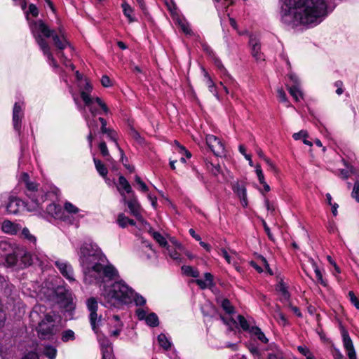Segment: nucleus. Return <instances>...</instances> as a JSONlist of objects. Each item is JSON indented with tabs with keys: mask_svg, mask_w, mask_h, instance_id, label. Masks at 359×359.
Instances as JSON below:
<instances>
[{
	"mask_svg": "<svg viewBox=\"0 0 359 359\" xmlns=\"http://www.w3.org/2000/svg\"><path fill=\"white\" fill-rule=\"evenodd\" d=\"M202 72L203 74L205 85L208 87L209 91L218 101H221V97L217 90V86L215 85L208 72L204 68H202Z\"/></svg>",
	"mask_w": 359,
	"mask_h": 359,
	"instance_id": "b1692460",
	"label": "nucleus"
},
{
	"mask_svg": "<svg viewBox=\"0 0 359 359\" xmlns=\"http://www.w3.org/2000/svg\"><path fill=\"white\" fill-rule=\"evenodd\" d=\"M272 346H274L276 347V353H269L266 359H283V358L284 357L283 355V353L280 351V349L278 348L275 345V344H271L266 348H265V351L272 349Z\"/></svg>",
	"mask_w": 359,
	"mask_h": 359,
	"instance_id": "79ce46f5",
	"label": "nucleus"
},
{
	"mask_svg": "<svg viewBox=\"0 0 359 359\" xmlns=\"http://www.w3.org/2000/svg\"><path fill=\"white\" fill-rule=\"evenodd\" d=\"M86 306L90 312L89 320L93 331L97 334L101 325L102 316H97L98 303L95 297H90L86 300Z\"/></svg>",
	"mask_w": 359,
	"mask_h": 359,
	"instance_id": "9b49d317",
	"label": "nucleus"
},
{
	"mask_svg": "<svg viewBox=\"0 0 359 359\" xmlns=\"http://www.w3.org/2000/svg\"><path fill=\"white\" fill-rule=\"evenodd\" d=\"M248 43L251 55L257 62H264L265 57L261 50L262 45L259 39L254 34H250Z\"/></svg>",
	"mask_w": 359,
	"mask_h": 359,
	"instance_id": "ddd939ff",
	"label": "nucleus"
},
{
	"mask_svg": "<svg viewBox=\"0 0 359 359\" xmlns=\"http://www.w3.org/2000/svg\"><path fill=\"white\" fill-rule=\"evenodd\" d=\"M348 297L350 299V302L351 304L358 309L359 310V299L355 296V293L353 291L348 292Z\"/></svg>",
	"mask_w": 359,
	"mask_h": 359,
	"instance_id": "052dcab7",
	"label": "nucleus"
},
{
	"mask_svg": "<svg viewBox=\"0 0 359 359\" xmlns=\"http://www.w3.org/2000/svg\"><path fill=\"white\" fill-rule=\"evenodd\" d=\"M46 212L50 216L63 220L64 211L60 205L51 203L46 207Z\"/></svg>",
	"mask_w": 359,
	"mask_h": 359,
	"instance_id": "cd10ccee",
	"label": "nucleus"
},
{
	"mask_svg": "<svg viewBox=\"0 0 359 359\" xmlns=\"http://www.w3.org/2000/svg\"><path fill=\"white\" fill-rule=\"evenodd\" d=\"M46 306L36 305L30 312L29 318L33 323H38L36 327L41 339L50 340L57 333L55 325L56 315L53 312L45 313Z\"/></svg>",
	"mask_w": 359,
	"mask_h": 359,
	"instance_id": "39448f33",
	"label": "nucleus"
},
{
	"mask_svg": "<svg viewBox=\"0 0 359 359\" xmlns=\"http://www.w3.org/2000/svg\"><path fill=\"white\" fill-rule=\"evenodd\" d=\"M14 246V243L6 240L0 239V259L10 253V252H13Z\"/></svg>",
	"mask_w": 359,
	"mask_h": 359,
	"instance_id": "7c9ffc66",
	"label": "nucleus"
},
{
	"mask_svg": "<svg viewBox=\"0 0 359 359\" xmlns=\"http://www.w3.org/2000/svg\"><path fill=\"white\" fill-rule=\"evenodd\" d=\"M63 221L79 226V220L85 215V211L79 209L70 202H65L64 205Z\"/></svg>",
	"mask_w": 359,
	"mask_h": 359,
	"instance_id": "9d476101",
	"label": "nucleus"
},
{
	"mask_svg": "<svg viewBox=\"0 0 359 359\" xmlns=\"http://www.w3.org/2000/svg\"><path fill=\"white\" fill-rule=\"evenodd\" d=\"M134 302L135 305L136 306H142L146 304V299L140 294L139 293H137L133 290V299L131 300V304Z\"/></svg>",
	"mask_w": 359,
	"mask_h": 359,
	"instance_id": "49530a36",
	"label": "nucleus"
},
{
	"mask_svg": "<svg viewBox=\"0 0 359 359\" xmlns=\"http://www.w3.org/2000/svg\"><path fill=\"white\" fill-rule=\"evenodd\" d=\"M343 0H278L280 21L295 29L320 25Z\"/></svg>",
	"mask_w": 359,
	"mask_h": 359,
	"instance_id": "f257e3e1",
	"label": "nucleus"
},
{
	"mask_svg": "<svg viewBox=\"0 0 359 359\" xmlns=\"http://www.w3.org/2000/svg\"><path fill=\"white\" fill-rule=\"evenodd\" d=\"M15 339L9 336H5L0 340V355L2 359H18L20 353L17 347L13 346ZM22 359H39L36 352L30 351Z\"/></svg>",
	"mask_w": 359,
	"mask_h": 359,
	"instance_id": "0eeeda50",
	"label": "nucleus"
},
{
	"mask_svg": "<svg viewBox=\"0 0 359 359\" xmlns=\"http://www.w3.org/2000/svg\"><path fill=\"white\" fill-rule=\"evenodd\" d=\"M351 196L359 202V181L355 182Z\"/></svg>",
	"mask_w": 359,
	"mask_h": 359,
	"instance_id": "69168bd1",
	"label": "nucleus"
},
{
	"mask_svg": "<svg viewBox=\"0 0 359 359\" xmlns=\"http://www.w3.org/2000/svg\"><path fill=\"white\" fill-rule=\"evenodd\" d=\"M341 333L342 337L343 346L347 353L348 358L357 359L356 352L348 331L344 327H341Z\"/></svg>",
	"mask_w": 359,
	"mask_h": 359,
	"instance_id": "f3484780",
	"label": "nucleus"
},
{
	"mask_svg": "<svg viewBox=\"0 0 359 359\" xmlns=\"http://www.w3.org/2000/svg\"><path fill=\"white\" fill-rule=\"evenodd\" d=\"M102 359H114L111 348L102 350Z\"/></svg>",
	"mask_w": 359,
	"mask_h": 359,
	"instance_id": "680f3d73",
	"label": "nucleus"
},
{
	"mask_svg": "<svg viewBox=\"0 0 359 359\" xmlns=\"http://www.w3.org/2000/svg\"><path fill=\"white\" fill-rule=\"evenodd\" d=\"M232 190L240 198L241 205L245 208L248 206L247 190L244 184L236 182L232 185Z\"/></svg>",
	"mask_w": 359,
	"mask_h": 359,
	"instance_id": "4be33fe9",
	"label": "nucleus"
},
{
	"mask_svg": "<svg viewBox=\"0 0 359 359\" xmlns=\"http://www.w3.org/2000/svg\"><path fill=\"white\" fill-rule=\"evenodd\" d=\"M55 265L60 273L69 282H75L74 271L72 265L67 262L57 260L55 262Z\"/></svg>",
	"mask_w": 359,
	"mask_h": 359,
	"instance_id": "a211bd4d",
	"label": "nucleus"
},
{
	"mask_svg": "<svg viewBox=\"0 0 359 359\" xmlns=\"http://www.w3.org/2000/svg\"><path fill=\"white\" fill-rule=\"evenodd\" d=\"M153 238L162 247L166 248L168 244L166 239L158 231H151Z\"/></svg>",
	"mask_w": 359,
	"mask_h": 359,
	"instance_id": "de8ad7c7",
	"label": "nucleus"
},
{
	"mask_svg": "<svg viewBox=\"0 0 359 359\" xmlns=\"http://www.w3.org/2000/svg\"><path fill=\"white\" fill-rule=\"evenodd\" d=\"M167 6H168V11L170 13V15L173 18V20H176V18H177V16H180V15L177 13V5H176L175 2L174 1V0H170V4H167Z\"/></svg>",
	"mask_w": 359,
	"mask_h": 359,
	"instance_id": "5fc2aeb1",
	"label": "nucleus"
},
{
	"mask_svg": "<svg viewBox=\"0 0 359 359\" xmlns=\"http://www.w3.org/2000/svg\"><path fill=\"white\" fill-rule=\"evenodd\" d=\"M78 86L80 90L81 98L83 101V95H86L88 97H92L90 96V93L93 90V86L86 79H85L83 81H81Z\"/></svg>",
	"mask_w": 359,
	"mask_h": 359,
	"instance_id": "2f4dec72",
	"label": "nucleus"
},
{
	"mask_svg": "<svg viewBox=\"0 0 359 359\" xmlns=\"http://www.w3.org/2000/svg\"><path fill=\"white\" fill-rule=\"evenodd\" d=\"M3 259L5 260L6 266L8 267H16L18 269L19 256L18 248L13 247V251L6 254Z\"/></svg>",
	"mask_w": 359,
	"mask_h": 359,
	"instance_id": "a878e982",
	"label": "nucleus"
},
{
	"mask_svg": "<svg viewBox=\"0 0 359 359\" xmlns=\"http://www.w3.org/2000/svg\"><path fill=\"white\" fill-rule=\"evenodd\" d=\"M159 346L165 351H168L172 346V342L165 334L161 333L157 337Z\"/></svg>",
	"mask_w": 359,
	"mask_h": 359,
	"instance_id": "473e14b6",
	"label": "nucleus"
},
{
	"mask_svg": "<svg viewBox=\"0 0 359 359\" xmlns=\"http://www.w3.org/2000/svg\"><path fill=\"white\" fill-rule=\"evenodd\" d=\"M129 134L133 139H135L139 143H142L143 142V138L134 128L130 127Z\"/></svg>",
	"mask_w": 359,
	"mask_h": 359,
	"instance_id": "bf43d9fd",
	"label": "nucleus"
},
{
	"mask_svg": "<svg viewBox=\"0 0 359 359\" xmlns=\"http://www.w3.org/2000/svg\"><path fill=\"white\" fill-rule=\"evenodd\" d=\"M99 121L101 123L100 132L102 134H106L109 140L115 143L116 146L118 147V149L120 151L122 161L123 162L124 158L126 161H127L128 158L125 156L123 150L119 147L117 142L116 131L112 129L107 128V121L104 118L99 117Z\"/></svg>",
	"mask_w": 359,
	"mask_h": 359,
	"instance_id": "dca6fc26",
	"label": "nucleus"
},
{
	"mask_svg": "<svg viewBox=\"0 0 359 359\" xmlns=\"http://www.w3.org/2000/svg\"><path fill=\"white\" fill-rule=\"evenodd\" d=\"M84 109L86 108L90 116L96 117L97 115L106 114L110 113V110L107 104L98 97H88L83 95Z\"/></svg>",
	"mask_w": 359,
	"mask_h": 359,
	"instance_id": "1a4fd4ad",
	"label": "nucleus"
},
{
	"mask_svg": "<svg viewBox=\"0 0 359 359\" xmlns=\"http://www.w3.org/2000/svg\"><path fill=\"white\" fill-rule=\"evenodd\" d=\"M51 299L60 308L69 313V316L73 314L75 310V304L73 301V294L71 290L65 283L57 285L51 290Z\"/></svg>",
	"mask_w": 359,
	"mask_h": 359,
	"instance_id": "423d86ee",
	"label": "nucleus"
},
{
	"mask_svg": "<svg viewBox=\"0 0 359 359\" xmlns=\"http://www.w3.org/2000/svg\"><path fill=\"white\" fill-rule=\"evenodd\" d=\"M1 230L10 234H16L18 231V226L9 220H5L1 225Z\"/></svg>",
	"mask_w": 359,
	"mask_h": 359,
	"instance_id": "f704fd0d",
	"label": "nucleus"
},
{
	"mask_svg": "<svg viewBox=\"0 0 359 359\" xmlns=\"http://www.w3.org/2000/svg\"><path fill=\"white\" fill-rule=\"evenodd\" d=\"M211 59L213 61L214 65L217 67L222 79L224 80L225 82L231 81L234 82V79L233 77L229 74L226 69L222 64L221 60L215 55H213Z\"/></svg>",
	"mask_w": 359,
	"mask_h": 359,
	"instance_id": "412c9836",
	"label": "nucleus"
},
{
	"mask_svg": "<svg viewBox=\"0 0 359 359\" xmlns=\"http://www.w3.org/2000/svg\"><path fill=\"white\" fill-rule=\"evenodd\" d=\"M222 307L223 310L228 314H232L234 312V308L231 304L228 299H224L222 302Z\"/></svg>",
	"mask_w": 359,
	"mask_h": 359,
	"instance_id": "3c124183",
	"label": "nucleus"
},
{
	"mask_svg": "<svg viewBox=\"0 0 359 359\" xmlns=\"http://www.w3.org/2000/svg\"><path fill=\"white\" fill-rule=\"evenodd\" d=\"M181 269L182 273L187 276L193 278H198L199 276V271L191 266L184 265L182 266Z\"/></svg>",
	"mask_w": 359,
	"mask_h": 359,
	"instance_id": "37998d69",
	"label": "nucleus"
},
{
	"mask_svg": "<svg viewBox=\"0 0 359 359\" xmlns=\"http://www.w3.org/2000/svg\"><path fill=\"white\" fill-rule=\"evenodd\" d=\"M250 334H251L252 339H256L264 344L269 343V339L266 337L265 334L262 331V330L257 326H251Z\"/></svg>",
	"mask_w": 359,
	"mask_h": 359,
	"instance_id": "c756f323",
	"label": "nucleus"
},
{
	"mask_svg": "<svg viewBox=\"0 0 359 359\" xmlns=\"http://www.w3.org/2000/svg\"><path fill=\"white\" fill-rule=\"evenodd\" d=\"M308 137V133L306 130H301L298 133H295L292 135V137L295 140H299L301 139H304V138H307Z\"/></svg>",
	"mask_w": 359,
	"mask_h": 359,
	"instance_id": "774afa93",
	"label": "nucleus"
},
{
	"mask_svg": "<svg viewBox=\"0 0 359 359\" xmlns=\"http://www.w3.org/2000/svg\"><path fill=\"white\" fill-rule=\"evenodd\" d=\"M311 265H312V267L314 270V272L316 273V279L318 280V282L319 283H320L323 286H326L327 285V283L326 281L323 279V274L320 270V269L318 268V266H317V264L314 262L313 259H311Z\"/></svg>",
	"mask_w": 359,
	"mask_h": 359,
	"instance_id": "a19ab883",
	"label": "nucleus"
},
{
	"mask_svg": "<svg viewBox=\"0 0 359 359\" xmlns=\"http://www.w3.org/2000/svg\"><path fill=\"white\" fill-rule=\"evenodd\" d=\"M117 189L123 198L126 196L125 192L128 194H131V196L135 194L130 183L123 175H121L118 178V185L117 186Z\"/></svg>",
	"mask_w": 359,
	"mask_h": 359,
	"instance_id": "bb28decb",
	"label": "nucleus"
},
{
	"mask_svg": "<svg viewBox=\"0 0 359 359\" xmlns=\"http://www.w3.org/2000/svg\"><path fill=\"white\" fill-rule=\"evenodd\" d=\"M79 262L83 268L85 275V281L87 277L93 278L89 283H104L107 280H112L118 276L117 269L107 262L106 256L101 249L93 242L83 243L79 252Z\"/></svg>",
	"mask_w": 359,
	"mask_h": 359,
	"instance_id": "f03ea898",
	"label": "nucleus"
},
{
	"mask_svg": "<svg viewBox=\"0 0 359 359\" xmlns=\"http://www.w3.org/2000/svg\"><path fill=\"white\" fill-rule=\"evenodd\" d=\"M166 250H168L169 256L174 260H176L177 262L181 261L180 254L175 250L170 248V246L168 245L166 247Z\"/></svg>",
	"mask_w": 359,
	"mask_h": 359,
	"instance_id": "4d7b16f0",
	"label": "nucleus"
},
{
	"mask_svg": "<svg viewBox=\"0 0 359 359\" xmlns=\"http://www.w3.org/2000/svg\"><path fill=\"white\" fill-rule=\"evenodd\" d=\"M289 79L292 82L291 86L287 85V89L295 102L304 99V93L301 89L300 81L297 75L290 74Z\"/></svg>",
	"mask_w": 359,
	"mask_h": 359,
	"instance_id": "2eb2a0df",
	"label": "nucleus"
},
{
	"mask_svg": "<svg viewBox=\"0 0 359 359\" xmlns=\"http://www.w3.org/2000/svg\"><path fill=\"white\" fill-rule=\"evenodd\" d=\"M41 353L48 359H55L57 351L53 345L46 344L43 346Z\"/></svg>",
	"mask_w": 359,
	"mask_h": 359,
	"instance_id": "c9c22d12",
	"label": "nucleus"
},
{
	"mask_svg": "<svg viewBox=\"0 0 359 359\" xmlns=\"http://www.w3.org/2000/svg\"><path fill=\"white\" fill-rule=\"evenodd\" d=\"M99 149H100V153L103 156V157L109 156V153L107 144L104 142H101L99 144Z\"/></svg>",
	"mask_w": 359,
	"mask_h": 359,
	"instance_id": "e2e57ef3",
	"label": "nucleus"
},
{
	"mask_svg": "<svg viewBox=\"0 0 359 359\" xmlns=\"http://www.w3.org/2000/svg\"><path fill=\"white\" fill-rule=\"evenodd\" d=\"M19 264L18 269L26 268L34 263V257L22 249L18 248Z\"/></svg>",
	"mask_w": 359,
	"mask_h": 359,
	"instance_id": "393cba45",
	"label": "nucleus"
},
{
	"mask_svg": "<svg viewBox=\"0 0 359 359\" xmlns=\"http://www.w3.org/2000/svg\"><path fill=\"white\" fill-rule=\"evenodd\" d=\"M135 182L138 186L137 189L141 191L143 193H146L148 191L149 189L147 184L142 180L140 177L138 175H135Z\"/></svg>",
	"mask_w": 359,
	"mask_h": 359,
	"instance_id": "864d4df0",
	"label": "nucleus"
},
{
	"mask_svg": "<svg viewBox=\"0 0 359 359\" xmlns=\"http://www.w3.org/2000/svg\"><path fill=\"white\" fill-rule=\"evenodd\" d=\"M128 219V217L125 216L124 214L120 213L117 217V223L119 225V226L121 228L126 227L128 226V222H127Z\"/></svg>",
	"mask_w": 359,
	"mask_h": 359,
	"instance_id": "13d9d810",
	"label": "nucleus"
},
{
	"mask_svg": "<svg viewBox=\"0 0 359 359\" xmlns=\"http://www.w3.org/2000/svg\"><path fill=\"white\" fill-rule=\"evenodd\" d=\"M246 347L248 348L250 353L253 355L255 359H263V352L258 347L254 339L251 338V340L246 343Z\"/></svg>",
	"mask_w": 359,
	"mask_h": 359,
	"instance_id": "c85d7f7f",
	"label": "nucleus"
},
{
	"mask_svg": "<svg viewBox=\"0 0 359 359\" xmlns=\"http://www.w3.org/2000/svg\"><path fill=\"white\" fill-rule=\"evenodd\" d=\"M84 118L86 121V124L89 129V134L87 137L89 147L91 149L93 147V136L95 135L98 128L99 118L93 117L87 114H84Z\"/></svg>",
	"mask_w": 359,
	"mask_h": 359,
	"instance_id": "6ab92c4d",
	"label": "nucleus"
},
{
	"mask_svg": "<svg viewBox=\"0 0 359 359\" xmlns=\"http://www.w3.org/2000/svg\"><path fill=\"white\" fill-rule=\"evenodd\" d=\"M278 290L281 293L282 297L285 300L288 301L290 299V294L283 283H280L279 284Z\"/></svg>",
	"mask_w": 359,
	"mask_h": 359,
	"instance_id": "603ef678",
	"label": "nucleus"
},
{
	"mask_svg": "<svg viewBox=\"0 0 359 359\" xmlns=\"http://www.w3.org/2000/svg\"><path fill=\"white\" fill-rule=\"evenodd\" d=\"M255 172L258 177V180L259 183H263L265 182L264 173L262 172V168L259 165H257L255 167Z\"/></svg>",
	"mask_w": 359,
	"mask_h": 359,
	"instance_id": "0e129e2a",
	"label": "nucleus"
},
{
	"mask_svg": "<svg viewBox=\"0 0 359 359\" xmlns=\"http://www.w3.org/2000/svg\"><path fill=\"white\" fill-rule=\"evenodd\" d=\"M175 21L186 35L192 36L194 34L189 22H187L185 19L180 18V16H177Z\"/></svg>",
	"mask_w": 359,
	"mask_h": 359,
	"instance_id": "72a5a7b5",
	"label": "nucleus"
},
{
	"mask_svg": "<svg viewBox=\"0 0 359 359\" xmlns=\"http://www.w3.org/2000/svg\"><path fill=\"white\" fill-rule=\"evenodd\" d=\"M25 104L19 100L14 103L12 112V124L15 132L20 135L22 121L25 116Z\"/></svg>",
	"mask_w": 359,
	"mask_h": 359,
	"instance_id": "f8f14e48",
	"label": "nucleus"
},
{
	"mask_svg": "<svg viewBox=\"0 0 359 359\" xmlns=\"http://www.w3.org/2000/svg\"><path fill=\"white\" fill-rule=\"evenodd\" d=\"M238 324L243 331L250 332V320H248L243 316L238 315L237 317Z\"/></svg>",
	"mask_w": 359,
	"mask_h": 359,
	"instance_id": "a18cd8bd",
	"label": "nucleus"
},
{
	"mask_svg": "<svg viewBox=\"0 0 359 359\" xmlns=\"http://www.w3.org/2000/svg\"><path fill=\"white\" fill-rule=\"evenodd\" d=\"M103 283L100 290V302L104 306L119 309L131 304L133 289L125 281L120 280L109 285L106 284V281Z\"/></svg>",
	"mask_w": 359,
	"mask_h": 359,
	"instance_id": "20e7f679",
	"label": "nucleus"
},
{
	"mask_svg": "<svg viewBox=\"0 0 359 359\" xmlns=\"http://www.w3.org/2000/svg\"><path fill=\"white\" fill-rule=\"evenodd\" d=\"M135 314L140 320H143L147 318V311L144 309L139 308L136 310Z\"/></svg>",
	"mask_w": 359,
	"mask_h": 359,
	"instance_id": "338daca9",
	"label": "nucleus"
},
{
	"mask_svg": "<svg viewBox=\"0 0 359 359\" xmlns=\"http://www.w3.org/2000/svg\"><path fill=\"white\" fill-rule=\"evenodd\" d=\"M123 200L130 210V214L137 219H140L142 217L140 213V205L135 194L132 195L129 199H127L126 196H124Z\"/></svg>",
	"mask_w": 359,
	"mask_h": 359,
	"instance_id": "aec40b11",
	"label": "nucleus"
},
{
	"mask_svg": "<svg viewBox=\"0 0 359 359\" xmlns=\"http://www.w3.org/2000/svg\"><path fill=\"white\" fill-rule=\"evenodd\" d=\"M93 161L95 163V168L100 175L104 177L107 176L108 173L107 168L106 166L102 163V161L99 159H97L95 157H93Z\"/></svg>",
	"mask_w": 359,
	"mask_h": 359,
	"instance_id": "58836bf2",
	"label": "nucleus"
},
{
	"mask_svg": "<svg viewBox=\"0 0 359 359\" xmlns=\"http://www.w3.org/2000/svg\"><path fill=\"white\" fill-rule=\"evenodd\" d=\"M121 6L123 8V14L125 15V16L127 17V18L128 19V20L130 22H133L135 20V19L132 16L133 10L131 8V6L126 2L122 4Z\"/></svg>",
	"mask_w": 359,
	"mask_h": 359,
	"instance_id": "09e8293b",
	"label": "nucleus"
},
{
	"mask_svg": "<svg viewBox=\"0 0 359 359\" xmlns=\"http://www.w3.org/2000/svg\"><path fill=\"white\" fill-rule=\"evenodd\" d=\"M29 14H31L34 17L38 16L39 10L36 5L33 4H29V10L26 13V18L29 21V29L36 43L39 46L43 55L46 57L49 65L53 67H57V63L50 52V46L47 43L46 38L52 37L53 44L57 50V55L60 59L65 57L63 50L67 47H70L69 42L67 40L64 33L60 29L58 33H57L55 29H50L42 20L29 21L28 17Z\"/></svg>",
	"mask_w": 359,
	"mask_h": 359,
	"instance_id": "7ed1b4c3",
	"label": "nucleus"
},
{
	"mask_svg": "<svg viewBox=\"0 0 359 359\" xmlns=\"http://www.w3.org/2000/svg\"><path fill=\"white\" fill-rule=\"evenodd\" d=\"M217 11L226 12L228 7L233 3V0H214Z\"/></svg>",
	"mask_w": 359,
	"mask_h": 359,
	"instance_id": "e433bc0d",
	"label": "nucleus"
},
{
	"mask_svg": "<svg viewBox=\"0 0 359 359\" xmlns=\"http://www.w3.org/2000/svg\"><path fill=\"white\" fill-rule=\"evenodd\" d=\"M23 202L17 197L10 196L6 204V209L8 213L16 215L19 212Z\"/></svg>",
	"mask_w": 359,
	"mask_h": 359,
	"instance_id": "5701e85b",
	"label": "nucleus"
},
{
	"mask_svg": "<svg viewBox=\"0 0 359 359\" xmlns=\"http://www.w3.org/2000/svg\"><path fill=\"white\" fill-rule=\"evenodd\" d=\"M75 339V333L72 330L67 329L62 331L61 333V340L65 343L74 341Z\"/></svg>",
	"mask_w": 359,
	"mask_h": 359,
	"instance_id": "c03bdc74",
	"label": "nucleus"
},
{
	"mask_svg": "<svg viewBox=\"0 0 359 359\" xmlns=\"http://www.w3.org/2000/svg\"><path fill=\"white\" fill-rule=\"evenodd\" d=\"M21 236L22 238L25 239L29 244L32 245V247H36V238L30 233L27 228L25 227L22 230Z\"/></svg>",
	"mask_w": 359,
	"mask_h": 359,
	"instance_id": "4c0bfd02",
	"label": "nucleus"
},
{
	"mask_svg": "<svg viewBox=\"0 0 359 359\" xmlns=\"http://www.w3.org/2000/svg\"><path fill=\"white\" fill-rule=\"evenodd\" d=\"M145 322L147 325L151 327H156L159 325V319L158 316L152 312L147 315V318L145 319Z\"/></svg>",
	"mask_w": 359,
	"mask_h": 359,
	"instance_id": "ea45409f",
	"label": "nucleus"
},
{
	"mask_svg": "<svg viewBox=\"0 0 359 359\" xmlns=\"http://www.w3.org/2000/svg\"><path fill=\"white\" fill-rule=\"evenodd\" d=\"M25 183V194L31 200L33 208L42 209V204L46 200L47 194L38 188V184L29 181V175L24 172L22 176Z\"/></svg>",
	"mask_w": 359,
	"mask_h": 359,
	"instance_id": "6e6552de",
	"label": "nucleus"
},
{
	"mask_svg": "<svg viewBox=\"0 0 359 359\" xmlns=\"http://www.w3.org/2000/svg\"><path fill=\"white\" fill-rule=\"evenodd\" d=\"M206 144L216 156L225 155V147L224 143L217 137L213 135H208L205 137Z\"/></svg>",
	"mask_w": 359,
	"mask_h": 359,
	"instance_id": "4468645a",
	"label": "nucleus"
},
{
	"mask_svg": "<svg viewBox=\"0 0 359 359\" xmlns=\"http://www.w3.org/2000/svg\"><path fill=\"white\" fill-rule=\"evenodd\" d=\"M277 96L281 102H283L285 104L286 107H292V105L289 102V100L287 97L286 93H285V91L283 90V88L278 89Z\"/></svg>",
	"mask_w": 359,
	"mask_h": 359,
	"instance_id": "8fccbe9b",
	"label": "nucleus"
},
{
	"mask_svg": "<svg viewBox=\"0 0 359 359\" xmlns=\"http://www.w3.org/2000/svg\"><path fill=\"white\" fill-rule=\"evenodd\" d=\"M96 334L97 335V338H98L99 342H100L101 348H102L101 350L105 349V348L107 349V348H111V343L109 342V339L106 337H104V336L101 337L99 334V332Z\"/></svg>",
	"mask_w": 359,
	"mask_h": 359,
	"instance_id": "6e6d98bb",
	"label": "nucleus"
}]
</instances>
